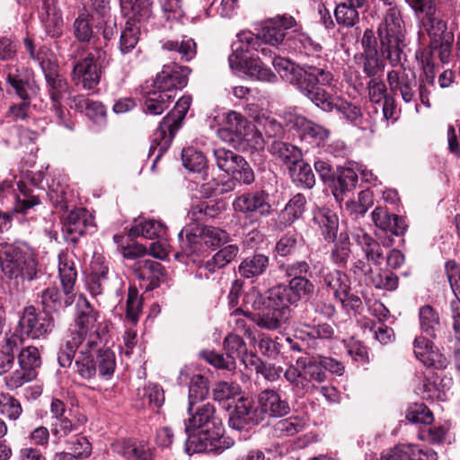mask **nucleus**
<instances>
[{"instance_id": "f257e3e1", "label": "nucleus", "mask_w": 460, "mask_h": 460, "mask_svg": "<svg viewBox=\"0 0 460 460\" xmlns=\"http://www.w3.org/2000/svg\"><path fill=\"white\" fill-rule=\"evenodd\" d=\"M296 26L293 16L282 14L263 22L256 34L251 31L238 33L236 40L232 43V52L228 57L232 72L237 75H246L253 81L271 84L277 82V75L261 61L257 52L264 53L262 43L274 47L282 46L285 49V41Z\"/></svg>"}, {"instance_id": "f03ea898", "label": "nucleus", "mask_w": 460, "mask_h": 460, "mask_svg": "<svg viewBox=\"0 0 460 460\" xmlns=\"http://www.w3.org/2000/svg\"><path fill=\"white\" fill-rule=\"evenodd\" d=\"M188 414L184 420L187 435L184 449L188 455L202 452L221 454L231 447L233 442L223 436L222 420L212 403H189Z\"/></svg>"}, {"instance_id": "7ed1b4c3", "label": "nucleus", "mask_w": 460, "mask_h": 460, "mask_svg": "<svg viewBox=\"0 0 460 460\" xmlns=\"http://www.w3.org/2000/svg\"><path fill=\"white\" fill-rule=\"evenodd\" d=\"M93 339L94 336L86 343L71 346V352L66 349L67 343H63L58 355L60 367H70L75 358V371L83 379H93L97 373L105 379L111 377L116 367L115 355L109 349H102L101 344L94 343Z\"/></svg>"}, {"instance_id": "20e7f679", "label": "nucleus", "mask_w": 460, "mask_h": 460, "mask_svg": "<svg viewBox=\"0 0 460 460\" xmlns=\"http://www.w3.org/2000/svg\"><path fill=\"white\" fill-rule=\"evenodd\" d=\"M327 370L341 376L344 367L332 358L300 357L296 360V365H289L287 367L284 377L290 385L292 391L298 396H303L312 394L318 390L319 385L325 382L327 378Z\"/></svg>"}, {"instance_id": "39448f33", "label": "nucleus", "mask_w": 460, "mask_h": 460, "mask_svg": "<svg viewBox=\"0 0 460 460\" xmlns=\"http://www.w3.org/2000/svg\"><path fill=\"white\" fill-rule=\"evenodd\" d=\"M257 401V407H253L252 400L240 397L229 415V427L242 430L246 426L257 425L267 418L285 416L290 411L288 401L282 399L274 389L262 390L258 394Z\"/></svg>"}, {"instance_id": "423d86ee", "label": "nucleus", "mask_w": 460, "mask_h": 460, "mask_svg": "<svg viewBox=\"0 0 460 460\" xmlns=\"http://www.w3.org/2000/svg\"><path fill=\"white\" fill-rule=\"evenodd\" d=\"M24 47L30 58L40 66L46 79L48 92L51 101V110L55 113L58 123L69 130H73L75 124L68 119L69 111L62 106V100L68 92L66 80L57 72L58 66L52 54L47 48H40L35 51L32 40L26 37L23 40Z\"/></svg>"}, {"instance_id": "0eeeda50", "label": "nucleus", "mask_w": 460, "mask_h": 460, "mask_svg": "<svg viewBox=\"0 0 460 460\" xmlns=\"http://www.w3.org/2000/svg\"><path fill=\"white\" fill-rule=\"evenodd\" d=\"M190 69L176 63L164 65L153 82V89L146 93L144 111L146 114L160 115L176 96V92L188 84Z\"/></svg>"}, {"instance_id": "6e6552de", "label": "nucleus", "mask_w": 460, "mask_h": 460, "mask_svg": "<svg viewBox=\"0 0 460 460\" xmlns=\"http://www.w3.org/2000/svg\"><path fill=\"white\" fill-rule=\"evenodd\" d=\"M271 289L263 296L255 289L250 290L243 297V305L256 313H246L245 316L260 328L275 331L285 324L291 316L290 306L280 297H276Z\"/></svg>"}, {"instance_id": "1a4fd4ad", "label": "nucleus", "mask_w": 460, "mask_h": 460, "mask_svg": "<svg viewBox=\"0 0 460 460\" xmlns=\"http://www.w3.org/2000/svg\"><path fill=\"white\" fill-rule=\"evenodd\" d=\"M272 64L284 80L295 85L307 98L318 84L332 86L334 82L332 73L321 66L305 64L299 66L280 57L275 58Z\"/></svg>"}, {"instance_id": "9d476101", "label": "nucleus", "mask_w": 460, "mask_h": 460, "mask_svg": "<svg viewBox=\"0 0 460 460\" xmlns=\"http://www.w3.org/2000/svg\"><path fill=\"white\" fill-rule=\"evenodd\" d=\"M0 267L3 274L17 285L35 279L39 271L31 250L9 243L0 244Z\"/></svg>"}, {"instance_id": "9b49d317", "label": "nucleus", "mask_w": 460, "mask_h": 460, "mask_svg": "<svg viewBox=\"0 0 460 460\" xmlns=\"http://www.w3.org/2000/svg\"><path fill=\"white\" fill-rule=\"evenodd\" d=\"M380 52L393 66L401 63L402 46L405 39V25L400 10L390 7L377 28Z\"/></svg>"}, {"instance_id": "f8f14e48", "label": "nucleus", "mask_w": 460, "mask_h": 460, "mask_svg": "<svg viewBox=\"0 0 460 460\" xmlns=\"http://www.w3.org/2000/svg\"><path fill=\"white\" fill-rule=\"evenodd\" d=\"M100 314L95 310L84 295H79L75 302V314L74 324L69 329L64 343H67L69 352L71 346L86 343L93 339L94 343L101 344L99 334L101 323L99 322Z\"/></svg>"}, {"instance_id": "ddd939ff", "label": "nucleus", "mask_w": 460, "mask_h": 460, "mask_svg": "<svg viewBox=\"0 0 460 460\" xmlns=\"http://www.w3.org/2000/svg\"><path fill=\"white\" fill-rule=\"evenodd\" d=\"M191 103V97L184 95L178 100L173 110L161 121L154 132L149 155L155 156L151 169L154 171L158 160L169 149L172 139L181 128Z\"/></svg>"}, {"instance_id": "4468645a", "label": "nucleus", "mask_w": 460, "mask_h": 460, "mask_svg": "<svg viewBox=\"0 0 460 460\" xmlns=\"http://www.w3.org/2000/svg\"><path fill=\"white\" fill-rule=\"evenodd\" d=\"M217 135L225 142H244L254 150H262L265 146L261 131L234 111L226 113L225 126L217 130Z\"/></svg>"}, {"instance_id": "2eb2a0df", "label": "nucleus", "mask_w": 460, "mask_h": 460, "mask_svg": "<svg viewBox=\"0 0 460 460\" xmlns=\"http://www.w3.org/2000/svg\"><path fill=\"white\" fill-rule=\"evenodd\" d=\"M122 14L128 18L125 28L119 38V49L121 53L130 52L137 44L140 34L138 22L147 20L151 16L150 0H119Z\"/></svg>"}, {"instance_id": "dca6fc26", "label": "nucleus", "mask_w": 460, "mask_h": 460, "mask_svg": "<svg viewBox=\"0 0 460 460\" xmlns=\"http://www.w3.org/2000/svg\"><path fill=\"white\" fill-rule=\"evenodd\" d=\"M323 85L318 84L308 98L318 108L324 111H337L344 119L361 128L362 130L374 131V120L364 119L361 109L346 100L331 96Z\"/></svg>"}, {"instance_id": "f3484780", "label": "nucleus", "mask_w": 460, "mask_h": 460, "mask_svg": "<svg viewBox=\"0 0 460 460\" xmlns=\"http://www.w3.org/2000/svg\"><path fill=\"white\" fill-rule=\"evenodd\" d=\"M178 237L181 252L187 256L200 252L202 243L210 247H217L229 239L228 234L221 228L196 223L181 229Z\"/></svg>"}, {"instance_id": "a211bd4d", "label": "nucleus", "mask_w": 460, "mask_h": 460, "mask_svg": "<svg viewBox=\"0 0 460 460\" xmlns=\"http://www.w3.org/2000/svg\"><path fill=\"white\" fill-rule=\"evenodd\" d=\"M3 78L14 93L22 100V103L12 105L9 114L15 119H24L28 117L31 100L37 96L40 87L33 80H24L18 67L8 65L3 68Z\"/></svg>"}, {"instance_id": "6ab92c4d", "label": "nucleus", "mask_w": 460, "mask_h": 460, "mask_svg": "<svg viewBox=\"0 0 460 460\" xmlns=\"http://www.w3.org/2000/svg\"><path fill=\"white\" fill-rule=\"evenodd\" d=\"M69 60L72 61L71 78L75 84H81L85 90H92L101 80L102 70L93 53H85L83 47L71 48Z\"/></svg>"}, {"instance_id": "aec40b11", "label": "nucleus", "mask_w": 460, "mask_h": 460, "mask_svg": "<svg viewBox=\"0 0 460 460\" xmlns=\"http://www.w3.org/2000/svg\"><path fill=\"white\" fill-rule=\"evenodd\" d=\"M285 49L294 52L299 57L305 58V64L314 65L327 69V60L323 55V47L314 40L306 32H304L297 26L291 31L285 41Z\"/></svg>"}, {"instance_id": "412c9836", "label": "nucleus", "mask_w": 460, "mask_h": 460, "mask_svg": "<svg viewBox=\"0 0 460 460\" xmlns=\"http://www.w3.org/2000/svg\"><path fill=\"white\" fill-rule=\"evenodd\" d=\"M18 193L12 181L4 180L0 182V205H13L14 213L26 214L29 209L40 204V199L25 181L16 183Z\"/></svg>"}, {"instance_id": "4be33fe9", "label": "nucleus", "mask_w": 460, "mask_h": 460, "mask_svg": "<svg viewBox=\"0 0 460 460\" xmlns=\"http://www.w3.org/2000/svg\"><path fill=\"white\" fill-rule=\"evenodd\" d=\"M19 369L13 371L6 378V385L10 389L21 387L36 377V369L41 366L40 351L35 346L20 347L16 352Z\"/></svg>"}, {"instance_id": "5701e85b", "label": "nucleus", "mask_w": 460, "mask_h": 460, "mask_svg": "<svg viewBox=\"0 0 460 460\" xmlns=\"http://www.w3.org/2000/svg\"><path fill=\"white\" fill-rule=\"evenodd\" d=\"M213 155L217 167L234 180L244 184L254 181L252 169L243 156L225 147L215 148Z\"/></svg>"}, {"instance_id": "b1692460", "label": "nucleus", "mask_w": 460, "mask_h": 460, "mask_svg": "<svg viewBox=\"0 0 460 460\" xmlns=\"http://www.w3.org/2000/svg\"><path fill=\"white\" fill-rule=\"evenodd\" d=\"M54 328V320L47 313H37L33 305L26 306L18 322L17 333L32 339H40L50 333Z\"/></svg>"}, {"instance_id": "393cba45", "label": "nucleus", "mask_w": 460, "mask_h": 460, "mask_svg": "<svg viewBox=\"0 0 460 460\" xmlns=\"http://www.w3.org/2000/svg\"><path fill=\"white\" fill-rule=\"evenodd\" d=\"M283 119L288 130L293 131L301 139L311 138L316 142H322L329 137L328 129L308 120L305 117L295 111L285 112Z\"/></svg>"}, {"instance_id": "a878e982", "label": "nucleus", "mask_w": 460, "mask_h": 460, "mask_svg": "<svg viewBox=\"0 0 460 460\" xmlns=\"http://www.w3.org/2000/svg\"><path fill=\"white\" fill-rule=\"evenodd\" d=\"M233 208L235 212L244 215L257 213L267 217L272 212L271 205L268 201V194L264 191L247 192L237 196L233 201Z\"/></svg>"}, {"instance_id": "bb28decb", "label": "nucleus", "mask_w": 460, "mask_h": 460, "mask_svg": "<svg viewBox=\"0 0 460 460\" xmlns=\"http://www.w3.org/2000/svg\"><path fill=\"white\" fill-rule=\"evenodd\" d=\"M353 239L360 247L367 261L377 266L385 261V249L393 244V239L388 237L380 243L362 229H358L353 234Z\"/></svg>"}, {"instance_id": "cd10ccee", "label": "nucleus", "mask_w": 460, "mask_h": 460, "mask_svg": "<svg viewBox=\"0 0 460 460\" xmlns=\"http://www.w3.org/2000/svg\"><path fill=\"white\" fill-rule=\"evenodd\" d=\"M245 111L257 124V127L262 128L268 137H280L285 131H288L284 126L278 122L271 113L257 102H249L246 104Z\"/></svg>"}, {"instance_id": "c85d7f7f", "label": "nucleus", "mask_w": 460, "mask_h": 460, "mask_svg": "<svg viewBox=\"0 0 460 460\" xmlns=\"http://www.w3.org/2000/svg\"><path fill=\"white\" fill-rule=\"evenodd\" d=\"M276 292V297H280L282 301L289 306L298 302L302 296H310L314 291V284L305 277L291 279L288 286H277L271 288Z\"/></svg>"}, {"instance_id": "c756f323", "label": "nucleus", "mask_w": 460, "mask_h": 460, "mask_svg": "<svg viewBox=\"0 0 460 460\" xmlns=\"http://www.w3.org/2000/svg\"><path fill=\"white\" fill-rule=\"evenodd\" d=\"M414 354L425 366L438 369L445 368L448 363L447 357L440 353L429 339L423 336H419L414 340Z\"/></svg>"}, {"instance_id": "7c9ffc66", "label": "nucleus", "mask_w": 460, "mask_h": 460, "mask_svg": "<svg viewBox=\"0 0 460 460\" xmlns=\"http://www.w3.org/2000/svg\"><path fill=\"white\" fill-rule=\"evenodd\" d=\"M419 18L420 35L427 33L431 41H438L446 38V34H454L447 30V22L441 17L437 8L429 11Z\"/></svg>"}, {"instance_id": "2f4dec72", "label": "nucleus", "mask_w": 460, "mask_h": 460, "mask_svg": "<svg viewBox=\"0 0 460 460\" xmlns=\"http://www.w3.org/2000/svg\"><path fill=\"white\" fill-rule=\"evenodd\" d=\"M136 275L145 282L142 286L146 290L155 289L165 279L164 267L153 260H139L137 262Z\"/></svg>"}, {"instance_id": "473e14b6", "label": "nucleus", "mask_w": 460, "mask_h": 460, "mask_svg": "<svg viewBox=\"0 0 460 460\" xmlns=\"http://www.w3.org/2000/svg\"><path fill=\"white\" fill-rule=\"evenodd\" d=\"M92 226V218L84 208L72 210L63 224L62 230L66 238L70 241H76L84 234L89 226Z\"/></svg>"}, {"instance_id": "72a5a7b5", "label": "nucleus", "mask_w": 460, "mask_h": 460, "mask_svg": "<svg viewBox=\"0 0 460 460\" xmlns=\"http://www.w3.org/2000/svg\"><path fill=\"white\" fill-rule=\"evenodd\" d=\"M40 303L45 310L58 311L71 305L75 301V293L72 290L63 289L51 286L40 295Z\"/></svg>"}, {"instance_id": "f704fd0d", "label": "nucleus", "mask_w": 460, "mask_h": 460, "mask_svg": "<svg viewBox=\"0 0 460 460\" xmlns=\"http://www.w3.org/2000/svg\"><path fill=\"white\" fill-rule=\"evenodd\" d=\"M41 23L46 33L52 38H58L63 31V18L53 0H43L40 11Z\"/></svg>"}, {"instance_id": "c9c22d12", "label": "nucleus", "mask_w": 460, "mask_h": 460, "mask_svg": "<svg viewBox=\"0 0 460 460\" xmlns=\"http://www.w3.org/2000/svg\"><path fill=\"white\" fill-rule=\"evenodd\" d=\"M131 237L142 236L146 239H164L167 237V226L161 220L147 218L136 221L128 230Z\"/></svg>"}, {"instance_id": "e433bc0d", "label": "nucleus", "mask_w": 460, "mask_h": 460, "mask_svg": "<svg viewBox=\"0 0 460 460\" xmlns=\"http://www.w3.org/2000/svg\"><path fill=\"white\" fill-rule=\"evenodd\" d=\"M372 220L376 227L393 235H400L405 230L403 221L397 215L389 213L382 207H377L372 212Z\"/></svg>"}, {"instance_id": "4c0bfd02", "label": "nucleus", "mask_w": 460, "mask_h": 460, "mask_svg": "<svg viewBox=\"0 0 460 460\" xmlns=\"http://www.w3.org/2000/svg\"><path fill=\"white\" fill-rule=\"evenodd\" d=\"M313 220L320 228L326 241H335L339 228V219L333 211L327 208H317L314 211Z\"/></svg>"}, {"instance_id": "58836bf2", "label": "nucleus", "mask_w": 460, "mask_h": 460, "mask_svg": "<svg viewBox=\"0 0 460 460\" xmlns=\"http://www.w3.org/2000/svg\"><path fill=\"white\" fill-rule=\"evenodd\" d=\"M181 383H189V403L197 404L204 400L208 393V380L200 374H193L190 376L188 370L183 369L179 376Z\"/></svg>"}, {"instance_id": "ea45409f", "label": "nucleus", "mask_w": 460, "mask_h": 460, "mask_svg": "<svg viewBox=\"0 0 460 460\" xmlns=\"http://www.w3.org/2000/svg\"><path fill=\"white\" fill-rule=\"evenodd\" d=\"M23 339L17 333H13L4 339L0 345V375L9 372L14 364L15 353L22 345Z\"/></svg>"}, {"instance_id": "a19ab883", "label": "nucleus", "mask_w": 460, "mask_h": 460, "mask_svg": "<svg viewBox=\"0 0 460 460\" xmlns=\"http://www.w3.org/2000/svg\"><path fill=\"white\" fill-rule=\"evenodd\" d=\"M305 197L301 193L296 194L279 214L278 227L283 229L297 220L305 212Z\"/></svg>"}, {"instance_id": "79ce46f5", "label": "nucleus", "mask_w": 460, "mask_h": 460, "mask_svg": "<svg viewBox=\"0 0 460 460\" xmlns=\"http://www.w3.org/2000/svg\"><path fill=\"white\" fill-rule=\"evenodd\" d=\"M323 283L325 291H329L330 295L332 294L337 301L350 290V279L341 270L330 271L323 277Z\"/></svg>"}, {"instance_id": "37998d69", "label": "nucleus", "mask_w": 460, "mask_h": 460, "mask_svg": "<svg viewBox=\"0 0 460 460\" xmlns=\"http://www.w3.org/2000/svg\"><path fill=\"white\" fill-rule=\"evenodd\" d=\"M269 266V257L262 253H255L244 258L239 267V274L245 279H252L262 275Z\"/></svg>"}, {"instance_id": "c03bdc74", "label": "nucleus", "mask_w": 460, "mask_h": 460, "mask_svg": "<svg viewBox=\"0 0 460 460\" xmlns=\"http://www.w3.org/2000/svg\"><path fill=\"white\" fill-rule=\"evenodd\" d=\"M48 187V196L53 206L61 210L67 209L71 195L65 179L60 176L53 177Z\"/></svg>"}, {"instance_id": "a18cd8bd", "label": "nucleus", "mask_w": 460, "mask_h": 460, "mask_svg": "<svg viewBox=\"0 0 460 460\" xmlns=\"http://www.w3.org/2000/svg\"><path fill=\"white\" fill-rule=\"evenodd\" d=\"M74 257V254L69 252H61L58 255V275L62 288L72 291L77 278Z\"/></svg>"}, {"instance_id": "49530a36", "label": "nucleus", "mask_w": 460, "mask_h": 460, "mask_svg": "<svg viewBox=\"0 0 460 460\" xmlns=\"http://www.w3.org/2000/svg\"><path fill=\"white\" fill-rule=\"evenodd\" d=\"M93 19L94 15L86 12L79 13L75 18L73 23V34L79 42L91 43L93 41L95 35L91 22Z\"/></svg>"}, {"instance_id": "de8ad7c7", "label": "nucleus", "mask_w": 460, "mask_h": 460, "mask_svg": "<svg viewBox=\"0 0 460 460\" xmlns=\"http://www.w3.org/2000/svg\"><path fill=\"white\" fill-rule=\"evenodd\" d=\"M357 172V167H346L340 171L337 178V184L333 190V195L338 202H341L343 199V195H346L353 188H355L358 181Z\"/></svg>"}, {"instance_id": "09e8293b", "label": "nucleus", "mask_w": 460, "mask_h": 460, "mask_svg": "<svg viewBox=\"0 0 460 460\" xmlns=\"http://www.w3.org/2000/svg\"><path fill=\"white\" fill-rule=\"evenodd\" d=\"M454 40V34H446V38L431 41L429 51L426 56L436 63L440 61L442 64H447L451 57Z\"/></svg>"}, {"instance_id": "8fccbe9b", "label": "nucleus", "mask_w": 460, "mask_h": 460, "mask_svg": "<svg viewBox=\"0 0 460 460\" xmlns=\"http://www.w3.org/2000/svg\"><path fill=\"white\" fill-rule=\"evenodd\" d=\"M305 420L298 415L277 421L273 426V434L276 437H290L302 432L305 428Z\"/></svg>"}, {"instance_id": "3c124183", "label": "nucleus", "mask_w": 460, "mask_h": 460, "mask_svg": "<svg viewBox=\"0 0 460 460\" xmlns=\"http://www.w3.org/2000/svg\"><path fill=\"white\" fill-rule=\"evenodd\" d=\"M239 248L234 244H229L220 249L210 261H207L205 269L212 273L217 269H221L230 263L238 254Z\"/></svg>"}, {"instance_id": "603ef678", "label": "nucleus", "mask_w": 460, "mask_h": 460, "mask_svg": "<svg viewBox=\"0 0 460 460\" xmlns=\"http://www.w3.org/2000/svg\"><path fill=\"white\" fill-rule=\"evenodd\" d=\"M181 160L183 166L193 172H200L207 165L205 155L192 146L183 148Z\"/></svg>"}, {"instance_id": "864d4df0", "label": "nucleus", "mask_w": 460, "mask_h": 460, "mask_svg": "<svg viewBox=\"0 0 460 460\" xmlns=\"http://www.w3.org/2000/svg\"><path fill=\"white\" fill-rule=\"evenodd\" d=\"M293 165L291 170L293 181L302 187L311 189L315 183L311 166L304 161H297Z\"/></svg>"}, {"instance_id": "5fc2aeb1", "label": "nucleus", "mask_w": 460, "mask_h": 460, "mask_svg": "<svg viewBox=\"0 0 460 460\" xmlns=\"http://www.w3.org/2000/svg\"><path fill=\"white\" fill-rule=\"evenodd\" d=\"M163 48L169 51L178 52L181 58L189 61L196 53V44L190 38L183 37L179 40H166L163 44Z\"/></svg>"}, {"instance_id": "6e6d98bb", "label": "nucleus", "mask_w": 460, "mask_h": 460, "mask_svg": "<svg viewBox=\"0 0 460 460\" xmlns=\"http://www.w3.org/2000/svg\"><path fill=\"white\" fill-rule=\"evenodd\" d=\"M419 314L422 332L431 337L435 336L440 326L438 313L430 305H424L420 309Z\"/></svg>"}, {"instance_id": "4d7b16f0", "label": "nucleus", "mask_w": 460, "mask_h": 460, "mask_svg": "<svg viewBox=\"0 0 460 460\" xmlns=\"http://www.w3.org/2000/svg\"><path fill=\"white\" fill-rule=\"evenodd\" d=\"M78 429V425L74 423L68 417L51 421L50 430L53 436L52 443L59 444L65 441L66 438Z\"/></svg>"}, {"instance_id": "13d9d810", "label": "nucleus", "mask_w": 460, "mask_h": 460, "mask_svg": "<svg viewBox=\"0 0 460 460\" xmlns=\"http://www.w3.org/2000/svg\"><path fill=\"white\" fill-rule=\"evenodd\" d=\"M350 252L349 234L346 232H341L337 237L334 247L332 250V260L335 264L342 265L347 262Z\"/></svg>"}, {"instance_id": "bf43d9fd", "label": "nucleus", "mask_w": 460, "mask_h": 460, "mask_svg": "<svg viewBox=\"0 0 460 460\" xmlns=\"http://www.w3.org/2000/svg\"><path fill=\"white\" fill-rule=\"evenodd\" d=\"M311 305L315 313L328 319L332 318L336 313L334 305L330 301L329 291H325L324 288L317 291L315 297L311 302Z\"/></svg>"}, {"instance_id": "052dcab7", "label": "nucleus", "mask_w": 460, "mask_h": 460, "mask_svg": "<svg viewBox=\"0 0 460 460\" xmlns=\"http://www.w3.org/2000/svg\"><path fill=\"white\" fill-rule=\"evenodd\" d=\"M270 152L285 162L295 164L301 156L300 150L286 142L275 140L270 146Z\"/></svg>"}, {"instance_id": "680f3d73", "label": "nucleus", "mask_w": 460, "mask_h": 460, "mask_svg": "<svg viewBox=\"0 0 460 460\" xmlns=\"http://www.w3.org/2000/svg\"><path fill=\"white\" fill-rule=\"evenodd\" d=\"M334 15L338 24L349 28L359 22V13L357 8L342 3L337 5Z\"/></svg>"}, {"instance_id": "e2e57ef3", "label": "nucleus", "mask_w": 460, "mask_h": 460, "mask_svg": "<svg viewBox=\"0 0 460 460\" xmlns=\"http://www.w3.org/2000/svg\"><path fill=\"white\" fill-rule=\"evenodd\" d=\"M366 283L372 284L376 288L393 291L398 287V278L394 273L388 271L377 272L376 274L372 272Z\"/></svg>"}, {"instance_id": "0e129e2a", "label": "nucleus", "mask_w": 460, "mask_h": 460, "mask_svg": "<svg viewBox=\"0 0 460 460\" xmlns=\"http://www.w3.org/2000/svg\"><path fill=\"white\" fill-rule=\"evenodd\" d=\"M366 283L372 284L376 288L393 291L398 287V278L394 273L388 271L377 272L376 274L372 272Z\"/></svg>"}, {"instance_id": "69168bd1", "label": "nucleus", "mask_w": 460, "mask_h": 460, "mask_svg": "<svg viewBox=\"0 0 460 460\" xmlns=\"http://www.w3.org/2000/svg\"><path fill=\"white\" fill-rule=\"evenodd\" d=\"M241 394V387L235 382L220 381L213 388V397L216 401L223 402L234 399Z\"/></svg>"}, {"instance_id": "338daca9", "label": "nucleus", "mask_w": 460, "mask_h": 460, "mask_svg": "<svg viewBox=\"0 0 460 460\" xmlns=\"http://www.w3.org/2000/svg\"><path fill=\"white\" fill-rule=\"evenodd\" d=\"M22 412V408L17 399L5 394L0 395V414L10 420H16L20 418Z\"/></svg>"}, {"instance_id": "774afa93", "label": "nucleus", "mask_w": 460, "mask_h": 460, "mask_svg": "<svg viewBox=\"0 0 460 460\" xmlns=\"http://www.w3.org/2000/svg\"><path fill=\"white\" fill-rule=\"evenodd\" d=\"M246 343L235 333L228 334L224 340V349L226 356L234 361L246 351Z\"/></svg>"}]
</instances>
